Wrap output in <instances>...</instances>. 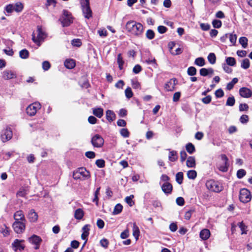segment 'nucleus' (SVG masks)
Wrapping results in <instances>:
<instances>
[{
  "instance_id": "nucleus-24",
  "label": "nucleus",
  "mask_w": 252,
  "mask_h": 252,
  "mask_svg": "<svg viewBox=\"0 0 252 252\" xmlns=\"http://www.w3.org/2000/svg\"><path fill=\"white\" fill-rule=\"evenodd\" d=\"M28 218L30 221L35 222L37 220L38 215L34 210H32L28 214Z\"/></svg>"
},
{
  "instance_id": "nucleus-34",
  "label": "nucleus",
  "mask_w": 252,
  "mask_h": 252,
  "mask_svg": "<svg viewBox=\"0 0 252 252\" xmlns=\"http://www.w3.org/2000/svg\"><path fill=\"white\" fill-rule=\"evenodd\" d=\"M187 176L189 179L194 180L197 176V173L194 170H190L188 171Z\"/></svg>"
},
{
  "instance_id": "nucleus-40",
  "label": "nucleus",
  "mask_w": 252,
  "mask_h": 252,
  "mask_svg": "<svg viewBox=\"0 0 252 252\" xmlns=\"http://www.w3.org/2000/svg\"><path fill=\"white\" fill-rule=\"evenodd\" d=\"M225 61L227 64L230 66H234L236 64L235 59L233 57H227Z\"/></svg>"
},
{
  "instance_id": "nucleus-62",
  "label": "nucleus",
  "mask_w": 252,
  "mask_h": 252,
  "mask_svg": "<svg viewBox=\"0 0 252 252\" xmlns=\"http://www.w3.org/2000/svg\"><path fill=\"white\" fill-rule=\"evenodd\" d=\"M180 96H181V93L179 92H176L173 94V101L174 102L178 101L179 100Z\"/></svg>"
},
{
  "instance_id": "nucleus-2",
  "label": "nucleus",
  "mask_w": 252,
  "mask_h": 252,
  "mask_svg": "<svg viewBox=\"0 0 252 252\" xmlns=\"http://www.w3.org/2000/svg\"><path fill=\"white\" fill-rule=\"evenodd\" d=\"M72 177L75 180L85 181L91 177L90 172L85 168H78L73 171Z\"/></svg>"
},
{
  "instance_id": "nucleus-14",
  "label": "nucleus",
  "mask_w": 252,
  "mask_h": 252,
  "mask_svg": "<svg viewBox=\"0 0 252 252\" xmlns=\"http://www.w3.org/2000/svg\"><path fill=\"white\" fill-rule=\"evenodd\" d=\"M2 77L3 79L7 80L17 78L16 73L11 70L6 69L2 72Z\"/></svg>"
},
{
  "instance_id": "nucleus-23",
  "label": "nucleus",
  "mask_w": 252,
  "mask_h": 252,
  "mask_svg": "<svg viewBox=\"0 0 252 252\" xmlns=\"http://www.w3.org/2000/svg\"><path fill=\"white\" fill-rule=\"evenodd\" d=\"M210 236V232L208 229H204L200 232V237L203 240H207Z\"/></svg>"
},
{
  "instance_id": "nucleus-57",
  "label": "nucleus",
  "mask_w": 252,
  "mask_h": 252,
  "mask_svg": "<svg viewBox=\"0 0 252 252\" xmlns=\"http://www.w3.org/2000/svg\"><path fill=\"white\" fill-rule=\"evenodd\" d=\"M229 40L230 41V42L233 44L234 45L236 42V40H237V36L236 34H229Z\"/></svg>"
},
{
  "instance_id": "nucleus-27",
  "label": "nucleus",
  "mask_w": 252,
  "mask_h": 252,
  "mask_svg": "<svg viewBox=\"0 0 252 252\" xmlns=\"http://www.w3.org/2000/svg\"><path fill=\"white\" fill-rule=\"evenodd\" d=\"M177 152L175 151H170L169 153L168 158L170 161L174 162L178 159Z\"/></svg>"
},
{
  "instance_id": "nucleus-6",
  "label": "nucleus",
  "mask_w": 252,
  "mask_h": 252,
  "mask_svg": "<svg viewBox=\"0 0 252 252\" xmlns=\"http://www.w3.org/2000/svg\"><path fill=\"white\" fill-rule=\"evenodd\" d=\"M83 14L86 18L92 16V12L90 7L89 0H81Z\"/></svg>"
},
{
  "instance_id": "nucleus-55",
  "label": "nucleus",
  "mask_w": 252,
  "mask_h": 252,
  "mask_svg": "<svg viewBox=\"0 0 252 252\" xmlns=\"http://www.w3.org/2000/svg\"><path fill=\"white\" fill-rule=\"evenodd\" d=\"M90 225L89 224L85 225L82 228V233L89 235Z\"/></svg>"
},
{
  "instance_id": "nucleus-30",
  "label": "nucleus",
  "mask_w": 252,
  "mask_h": 252,
  "mask_svg": "<svg viewBox=\"0 0 252 252\" xmlns=\"http://www.w3.org/2000/svg\"><path fill=\"white\" fill-rule=\"evenodd\" d=\"M14 5V11L16 12H21L24 8L23 4L21 2H17L15 3Z\"/></svg>"
},
{
  "instance_id": "nucleus-47",
  "label": "nucleus",
  "mask_w": 252,
  "mask_h": 252,
  "mask_svg": "<svg viewBox=\"0 0 252 252\" xmlns=\"http://www.w3.org/2000/svg\"><path fill=\"white\" fill-rule=\"evenodd\" d=\"M5 10L8 13H11L14 11V5L12 4H9L5 6Z\"/></svg>"
},
{
  "instance_id": "nucleus-59",
  "label": "nucleus",
  "mask_w": 252,
  "mask_h": 252,
  "mask_svg": "<svg viewBox=\"0 0 252 252\" xmlns=\"http://www.w3.org/2000/svg\"><path fill=\"white\" fill-rule=\"evenodd\" d=\"M187 155L185 151H182L180 152V160L183 162L187 158Z\"/></svg>"
},
{
  "instance_id": "nucleus-13",
  "label": "nucleus",
  "mask_w": 252,
  "mask_h": 252,
  "mask_svg": "<svg viewBox=\"0 0 252 252\" xmlns=\"http://www.w3.org/2000/svg\"><path fill=\"white\" fill-rule=\"evenodd\" d=\"M13 227L17 233H22L25 229V224L24 221H15L13 224Z\"/></svg>"
},
{
  "instance_id": "nucleus-36",
  "label": "nucleus",
  "mask_w": 252,
  "mask_h": 252,
  "mask_svg": "<svg viewBox=\"0 0 252 252\" xmlns=\"http://www.w3.org/2000/svg\"><path fill=\"white\" fill-rule=\"evenodd\" d=\"M207 58H208L209 62L211 64H213L215 63L216 61V56L214 53H210L208 55Z\"/></svg>"
},
{
  "instance_id": "nucleus-42",
  "label": "nucleus",
  "mask_w": 252,
  "mask_h": 252,
  "mask_svg": "<svg viewBox=\"0 0 252 252\" xmlns=\"http://www.w3.org/2000/svg\"><path fill=\"white\" fill-rule=\"evenodd\" d=\"M239 42L244 48H246L248 45V39L246 37H241L239 39Z\"/></svg>"
},
{
  "instance_id": "nucleus-28",
  "label": "nucleus",
  "mask_w": 252,
  "mask_h": 252,
  "mask_svg": "<svg viewBox=\"0 0 252 252\" xmlns=\"http://www.w3.org/2000/svg\"><path fill=\"white\" fill-rule=\"evenodd\" d=\"M106 117L108 121L112 122L114 120L115 115L112 111L108 110L106 112Z\"/></svg>"
},
{
  "instance_id": "nucleus-5",
  "label": "nucleus",
  "mask_w": 252,
  "mask_h": 252,
  "mask_svg": "<svg viewBox=\"0 0 252 252\" xmlns=\"http://www.w3.org/2000/svg\"><path fill=\"white\" fill-rule=\"evenodd\" d=\"M205 185L208 190L213 192H219L223 189L222 185L218 181H216L214 180L207 181Z\"/></svg>"
},
{
  "instance_id": "nucleus-41",
  "label": "nucleus",
  "mask_w": 252,
  "mask_h": 252,
  "mask_svg": "<svg viewBox=\"0 0 252 252\" xmlns=\"http://www.w3.org/2000/svg\"><path fill=\"white\" fill-rule=\"evenodd\" d=\"M117 63L119 65V67L120 69H122L124 62L123 61V58L121 54H119L118 55Z\"/></svg>"
},
{
  "instance_id": "nucleus-49",
  "label": "nucleus",
  "mask_w": 252,
  "mask_h": 252,
  "mask_svg": "<svg viewBox=\"0 0 252 252\" xmlns=\"http://www.w3.org/2000/svg\"><path fill=\"white\" fill-rule=\"evenodd\" d=\"M120 134L125 138L128 137L129 135V132L127 128H122L120 130Z\"/></svg>"
},
{
  "instance_id": "nucleus-33",
  "label": "nucleus",
  "mask_w": 252,
  "mask_h": 252,
  "mask_svg": "<svg viewBox=\"0 0 252 252\" xmlns=\"http://www.w3.org/2000/svg\"><path fill=\"white\" fill-rule=\"evenodd\" d=\"M204 59L202 57L197 58L194 61V64L199 66H202L205 65Z\"/></svg>"
},
{
  "instance_id": "nucleus-20",
  "label": "nucleus",
  "mask_w": 252,
  "mask_h": 252,
  "mask_svg": "<svg viewBox=\"0 0 252 252\" xmlns=\"http://www.w3.org/2000/svg\"><path fill=\"white\" fill-rule=\"evenodd\" d=\"M186 165L189 168H194L196 165L195 159L194 157L190 156L187 158Z\"/></svg>"
},
{
  "instance_id": "nucleus-50",
  "label": "nucleus",
  "mask_w": 252,
  "mask_h": 252,
  "mask_svg": "<svg viewBox=\"0 0 252 252\" xmlns=\"http://www.w3.org/2000/svg\"><path fill=\"white\" fill-rule=\"evenodd\" d=\"M146 36L147 38L149 39H152L154 38L155 33L153 31L151 30H148L146 33Z\"/></svg>"
},
{
  "instance_id": "nucleus-7",
  "label": "nucleus",
  "mask_w": 252,
  "mask_h": 252,
  "mask_svg": "<svg viewBox=\"0 0 252 252\" xmlns=\"http://www.w3.org/2000/svg\"><path fill=\"white\" fill-rule=\"evenodd\" d=\"M252 199V196L250 191L246 189H242L240 190L239 199L244 203L249 202Z\"/></svg>"
},
{
  "instance_id": "nucleus-21",
  "label": "nucleus",
  "mask_w": 252,
  "mask_h": 252,
  "mask_svg": "<svg viewBox=\"0 0 252 252\" xmlns=\"http://www.w3.org/2000/svg\"><path fill=\"white\" fill-rule=\"evenodd\" d=\"M93 114L98 118L103 115V109L101 107H95L92 109Z\"/></svg>"
},
{
  "instance_id": "nucleus-61",
  "label": "nucleus",
  "mask_w": 252,
  "mask_h": 252,
  "mask_svg": "<svg viewBox=\"0 0 252 252\" xmlns=\"http://www.w3.org/2000/svg\"><path fill=\"white\" fill-rule=\"evenodd\" d=\"M212 100V97L210 95H208L202 99V101L204 104H209Z\"/></svg>"
},
{
  "instance_id": "nucleus-12",
  "label": "nucleus",
  "mask_w": 252,
  "mask_h": 252,
  "mask_svg": "<svg viewBox=\"0 0 252 252\" xmlns=\"http://www.w3.org/2000/svg\"><path fill=\"white\" fill-rule=\"evenodd\" d=\"M91 142L94 147L100 148L103 146L104 140L100 135L96 134L92 137Z\"/></svg>"
},
{
  "instance_id": "nucleus-52",
  "label": "nucleus",
  "mask_w": 252,
  "mask_h": 252,
  "mask_svg": "<svg viewBox=\"0 0 252 252\" xmlns=\"http://www.w3.org/2000/svg\"><path fill=\"white\" fill-rule=\"evenodd\" d=\"M235 102V100L234 97H229L227 99L226 105L232 106L234 105Z\"/></svg>"
},
{
  "instance_id": "nucleus-38",
  "label": "nucleus",
  "mask_w": 252,
  "mask_h": 252,
  "mask_svg": "<svg viewBox=\"0 0 252 252\" xmlns=\"http://www.w3.org/2000/svg\"><path fill=\"white\" fill-rule=\"evenodd\" d=\"M134 198V195H130V196H126V198H125V201L129 205V206H132L134 204V201H133V198Z\"/></svg>"
},
{
  "instance_id": "nucleus-1",
  "label": "nucleus",
  "mask_w": 252,
  "mask_h": 252,
  "mask_svg": "<svg viewBox=\"0 0 252 252\" xmlns=\"http://www.w3.org/2000/svg\"><path fill=\"white\" fill-rule=\"evenodd\" d=\"M126 28L128 32L136 37H140L144 32L143 25L135 21H128L126 24Z\"/></svg>"
},
{
  "instance_id": "nucleus-22",
  "label": "nucleus",
  "mask_w": 252,
  "mask_h": 252,
  "mask_svg": "<svg viewBox=\"0 0 252 252\" xmlns=\"http://www.w3.org/2000/svg\"><path fill=\"white\" fill-rule=\"evenodd\" d=\"M214 73V70L212 68H202L200 69V74L202 76H206L209 74L212 75Z\"/></svg>"
},
{
  "instance_id": "nucleus-16",
  "label": "nucleus",
  "mask_w": 252,
  "mask_h": 252,
  "mask_svg": "<svg viewBox=\"0 0 252 252\" xmlns=\"http://www.w3.org/2000/svg\"><path fill=\"white\" fill-rule=\"evenodd\" d=\"M177 83V81L176 79H170L168 82H167L164 86L165 89L167 91L172 92L175 90V87Z\"/></svg>"
},
{
  "instance_id": "nucleus-64",
  "label": "nucleus",
  "mask_w": 252,
  "mask_h": 252,
  "mask_svg": "<svg viewBox=\"0 0 252 252\" xmlns=\"http://www.w3.org/2000/svg\"><path fill=\"white\" fill-rule=\"evenodd\" d=\"M100 243L102 247L107 248L108 247L109 242L106 239H103L100 241Z\"/></svg>"
},
{
  "instance_id": "nucleus-58",
  "label": "nucleus",
  "mask_w": 252,
  "mask_h": 252,
  "mask_svg": "<svg viewBox=\"0 0 252 252\" xmlns=\"http://www.w3.org/2000/svg\"><path fill=\"white\" fill-rule=\"evenodd\" d=\"M215 94L217 97L219 98V97H221L223 96L224 93H223V91H222V90L220 89H218V90H216Z\"/></svg>"
},
{
  "instance_id": "nucleus-56",
  "label": "nucleus",
  "mask_w": 252,
  "mask_h": 252,
  "mask_svg": "<svg viewBox=\"0 0 252 252\" xmlns=\"http://www.w3.org/2000/svg\"><path fill=\"white\" fill-rule=\"evenodd\" d=\"M96 165L99 168H102L105 166V161L103 159H97L95 161Z\"/></svg>"
},
{
  "instance_id": "nucleus-3",
  "label": "nucleus",
  "mask_w": 252,
  "mask_h": 252,
  "mask_svg": "<svg viewBox=\"0 0 252 252\" xmlns=\"http://www.w3.org/2000/svg\"><path fill=\"white\" fill-rule=\"evenodd\" d=\"M47 37V34L45 31L40 26H37L35 32L32 34V40L38 46H40L41 42H43Z\"/></svg>"
},
{
  "instance_id": "nucleus-53",
  "label": "nucleus",
  "mask_w": 252,
  "mask_h": 252,
  "mask_svg": "<svg viewBox=\"0 0 252 252\" xmlns=\"http://www.w3.org/2000/svg\"><path fill=\"white\" fill-rule=\"evenodd\" d=\"M212 25L215 28H220L221 26V22L219 20H214L212 22Z\"/></svg>"
},
{
  "instance_id": "nucleus-63",
  "label": "nucleus",
  "mask_w": 252,
  "mask_h": 252,
  "mask_svg": "<svg viewBox=\"0 0 252 252\" xmlns=\"http://www.w3.org/2000/svg\"><path fill=\"white\" fill-rule=\"evenodd\" d=\"M240 122L243 124L247 123L249 121V117L248 115H242L240 119Z\"/></svg>"
},
{
  "instance_id": "nucleus-29",
  "label": "nucleus",
  "mask_w": 252,
  "mask_h": 252,
  "mask_svg": "<svg viewBox=\"0 0 252 252\" xmlns=\"http://www.w3.org/2000/svg\"><path fill=\"white\" fill-rule=\"evenodd\" d=\"M84 216V212L81 209H77L74 213V217L77 220H81Z\"/></svg>"
},
{
  "instance_id": "nucleus-44",
  "label": "nucleus",
  "mask_w": 252,
  "mask_h": 252,
  "mask_svg": "<svg viewBox=\"0 0 252 252\" xmlns=\"http://www.w3.org/2000/svg\"><path fill=\"white\" fill-rule=\"evenodd\" d=\"M71 44L73 46L79 47L82 45V42L79 39H74L71 41Z\"/></svg>"
},
{
  "instance_id": "nucleus-17",
  "label": "nucleus",
  "mask_w": 252,
  "mask_h": 252,
  "mask_svg": "<svg viewBox=\"0 0 252 252\" xmlns=\"http://www.w3.org/2000/svg\"><path fill=\"white\" fill-rule=\"evenodd\" d=\"M240 95L244 98H250L252 95V91L249 88L243 87L239 90Z\"/></svg>"
},
{
  "instance_id": "nucleus-48",
  "label": "nucleus",
  "mask_w": 252,
  "mask_h": 252,
  "mask_svg": "<svg viewBox=\"0 0 252 252\" xmlns=\"http://www.w3.org/2000/svg\"><path fill=\"white\" fill-rule=\"evenodd\" d=\"M246 174V171L243 169H239L237 172V177L239 179L242 178Z\"/></svg>"
},
{
  "instance_id": "nucleus-60",
  "label": "nucleus",
  "mask_w": 252,
  "mask_h": 252,
  "mask_svg": "<svg viewBox=\"0 0 252 252\" xmlns=\"http://www.w3.org/2000/svg\"><path fill=\"white\" fill-rule=\"evenodd\" d=\"M56 3L57 2L55 0H46V6L47 7L51 5L55 7Z\"/></svg>"
},
{
  "instance_id": "nucleus-26",
  "label": "nucleus",
  "mask_w": 252,
  "mask_h": 252,
  "mask_svg": "<svg viewBox=\"0 0 252 252\" xmlns=\"http://www.w3.org/2000/svg\"><path fill=\"white\" fill-rule=\"evenodd\" d=\"M64 64L67 68L72 69L75 66V63L72 59H67L65 61Z\"/></svg>"
},
{
  "instance_id": "nucleus-4",
  "label": "nucleus",
  "mask_w": 252,
  "mask_h": 252,
  "mask_svg": "<svg viewBox=\"0 0 252 252\" xmlns=\"http://www.w3.org/2000/svg\"><path fill=\"white\" fill-rule=\"evenodd\" d=\"M220 158V159L217 163V168L220 171L226 172L228 171L229 166V159L224 154L221 155Z\"/></svg>"
},
{
  "instance_id": "nucleus-37",
  "label": "nucleus",
  "mask_w": 252,
  "mask_h": 252,
  "mask_svg": "<svg viewBox=\"0 0 252 252\" xmlns=\"http://www.w3.org/2000/svg\"><path fill=\"white\" fill-rule=\"evenodd\" d=\"M250 66V63L248 59H245L241 63V66L244 69H248Z\"/></svg>"
},
{
  "instance_id": "nucleus-35",
  "label": "nucleus",
  "mask_w": 252,
  "mask_h": 252,
  "mask_svg": "<svg viewBox=\"0 0 252 252\" xmlns=\"http://www.w3.org/2000/svg\"><path fill=\"white\" fill-rule=\"evenodd\" d=\"M0 233L3 235V236H7L9 235V229L4 224L1 227Z\"/></svg>"
},
{
  "instance_id": "nucleus-51",
  "label": "nucleus",
  "mask_w": 252,
  "mask_h": 252,
  "mask_svg": "<svg viewBox=\"0 0 252 252\" xmlns=\"http://www.w3.org/2000/svg\"><path fill=\"white\" fill-rule=\"evenodd\" d=\"M125 95L126 97L128 98H130L133 96V93L131 91V89L130 87L127 88L125 90Z\"/></svg>"
},
{
  "instance_id": "nucleus-31",
  "label": "nucleus",
  "mask_w": 252,
  "mask_h": 252,
  "mask_svg": "<svg viewBox=\"0 0 252 252\" xmlns=\"http://www.w3.org/2000/svg\"><path fill=\"white\" fill-rule=\"evenodd\" d=\"M186 149L187 152L190 154H192L195 151L194 146L191 143H189L186 145Z\"/></svg>"
},
{
  "instance_id": "nucleus-46",
  "label": "nucleus",
  "mask_w": 252,
  "mask_h": 252,
  "mask_svg": "<svg viewBox=\"0 0 252 252\" xmlns=\"http://www.w3.org/2000/svg\"><path fill=\"white\" fill-rule=\"evenodd\" d=\"M238 225L242 231V234H247V226H246L243 222H240Z\"/></svg>"
},
{
  "instance_id": "nucleus-11",
  "label": "nucleus",
  "mask_w": 252,
  "mask_h": 252,
  "mask_svg": "<svg viewBox=\"0 0 252 252\" xmlns=\"http://www.w3.org/2000/svg\"><path fill=\"white\" fill-rule=\"evenodd\" d=\"M12 137V131L9 127H6L2 131L0 136L1 140L3 142H5L11 139Z\"/></svg>"
},
{
  "instance_id": "nucleus-8",
  "label": "nucleus",
  "mask_w": 252,
  "mask_h": 252,
  "mask_svg": "<svg viewBox=\"0 0 252 252\" xmlns=\"http://www.w3.org/2000/svg\"><path fill=\"white\" fill-rule=\"evenodd\" d=\"M24 240L15 239L11 244V248L15 252H20L24 250L25 246Z\"/></svg>"
},
{
  "instance_id": "nucleus-32",
  "label": "nucleus",
  "mask_w": 252,
  "mask_h": 252,
  "mask_svg": "<svg viewBox=\"0 0 252 252\" xmlns=\"http://www.w3.org/2000/svg\"><path fill=\"white\" fill-rule=\"evenodd\" d=\"M123 210V206L121 204H117L114 207L113 211L114 215H118L120 214Z\"/></svg>"
},
{
  "instance_id": "nucleus-54",
  "label": "nucleus",
  "mask_w": 252,
  "mask_h": 252,
  "mask_svg": "<svg viewBox=\"0 0 252 252\" xmlns=\"http://www.w3.org/2000/svg\"><path fill=\"white\" fill-rule=\"evenodd\" d=\"M42 66L43 69L45 71L48 70L51 67L50 63L48 61H44L42 63Z\"/></svg>"
},
{
  "instance_id": "nucleus-10",
  "label": "nucleus",
  "mask_w": 252,
  "mask_h": 252,
  "mask_svg": "<svg viewBox=\"0 0 252 252\" xmlns=\"http://www.w3.org/2000/svg\"><path fill=\"white\" fill-rule=\"evenodd\" d=\"M41 108L40 104L38 102H34L30 104L26 109L27 113L30 116L35 115L38 110Z\"/></svg>"
},
{
  "instance_id": "nucleus-15",
  "label": "nucleus",
  "mask_w": 252,
  "mask_h": 252,
  "mask_svg": "<svg viewBox=\"0 0 252 252\" xmlns=\"http://www.w3.org/2000/svg\"><path fill=\"white\" fill-rule=\"evenodd\" d=\"M29 241L32 244L35 245V249L37 250L39 248L40 244L42 239L39 236L36 235H33L29 238Z\"/></svg>"
},
{
  "instance_id": "nucleus-9",
  "label": "nucleus",
  "mask_w": 252,
  "mask_h": 252,
  "mask_svg": "<svg viewBox=\"0 0 252 252\" xmlns=\"http://www.w3.org/2000/svg\"><path fill=\"white\" fill-rule=\"evenodd\" d=\"M61 20L63 27H67L73 22L70 13L66 10H63Z\"/></svg>"
},
{
  "instance_id": "nucleus-19",
  "label": "nucleus",
  "mask_w": 252,
  "mask_h": 252,
  "mask_svg": "<svg viewBox=\"0 0 252 252\" xmlns=\"http://www.w3.org/2000/svg\"><path fill=\"white\" fill-rule=\"evenodd\" d=\"M14 218L15 221H25V216L23 212L21 211H17L14 215Z\"/></svg>"
},
{
  "instance_id": "nucleus-45",
  "label": "nucleus",
  "mask_w": 252,
  "mask_h": 252,
  "mask_svg": "<svg viewBox=\"0 0 252 252\" xmlns=\"http://www.w3.org/2000/svg\"><path fill=\"white\" fill-rule=\"evenodd\" d=\"M188 74L189 76H193L196 74V69L193 66L189 67L187 71Z\"/></svg>"
},
{
  "instance_id": "nucleus-25",
  "label": "nucleus",
  "mask_w": 252,
  "mask_h": 252,
  "mask_svg": "<svg viewBox=\"0 0 252 252\" xmlns=\"http://www.w3.org/2000/svg\"><path fill=\"white\" fill-rule=\"evenodd\" d=\"M132 235L137 241L139 238L140 230L139 227L136 225L135 223L133 224Z\"/></svg>"
},
{
  "instance_id": "nucleus-18",
  "label": "nucleus",
  "mask_w": 252,
  "mask_h": 252,
  "mask_svg": "<svg viewBox=\"0 0 252 252\" xmlns=\"http://www.w3.org/2000/svg\"><path fill=\"white\" fill-rule=\"evenodd\" d=\"M172 189V185L169 182H165L161 186L162 190L167 194L171 193Z\"/></svg>"
},
{
  "instance_id": "nucleus-43",
  "label": "nucleus",
  "mask_w": 252,
  "mask_h": 252,
  "mask_svg": "<svg viewBox=\"0 0 252 252\" xmlns=\"http://www.w3.org/2000/svg\"><path fill=\"white\" fill-rule=\"evenodd\" d=\"M29 52L26 49H23L19 53V56L22 59H27L29 57Z\"/></svg>"
},
{
  "instance_id": "nucleus-39",
  "label": "nucleus",
  "mask_w": 252,
  "mask_h": 252,
  "mask_svg": "<svg viewBox=\"0 0 252 252\" xmlns=\"http://www.w3.org/2000/svg\"><path fill=\"white\" fill-rule=\"evenodd\" d=\"M183 180V173L182 172H178L176 175V181L179 184H181Z\"/></svg>"
}]
</instances>
